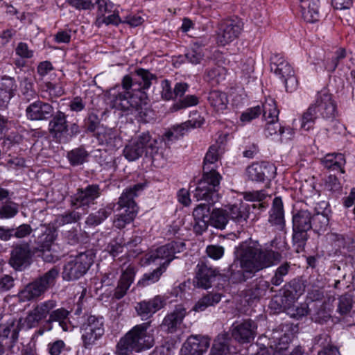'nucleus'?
<instances>
[{"instance_id": "29", "label": "nucleus", "mask_w": 355, "mask_h": 355, "mask_svg": "<svg viewBox=\"0 0 355 355\" xmlns=\"http://www.w3.org/2000/svg\"><path fill=\"white\" fill-rule=\"evenodd\" d=\"M185 315V309L182 306H178L173 312L168 313L164 318L162 326L165 327L168 332H174L182 323Z\"/></svg>"}, {"instance_id": "55", "label": "nucleus", "mask_w": 355, "mask_h": 355, "mask_svg": "<svg viewBox=\"0 0 355 355\" xmlns=\"http://www.w3.org/2000/svg\"><path fill=\"white\" fill-rule=\"evenodd\" d=\"M87 156V152L83 148H76L68 153V158L72 165H80L84 163Z\"/></svg>"}, {"instance_id": "6", "label": "nucleus", "mask_w": 355, "mask_h": 355, "mask_svg": "<svg viewBox=\"0 0 355 355\" xmlns=\"http://www.w3.org/2000/svg\"><path fill=\"white\" fill-rule=\"evenodd\" d=\"M94 257V252L89 250L80 252L78 255L67 261L63 266V279L67 281L79 279L85 274L93 263Z\"/></svg>"}, {"instance_id": "26", "label": "nucleus", "mask_w": 355, "mask_h": 355, "mask_svg": "<svg viewBox=\"0 0 355 355\" xmlns=\"http://www.w3.org/2000/svg\"><path fill=\"white\" fill-rule=\"evenodd\" d=\"M16 88L17 85L14 78L4 76L0 79V108L8 105Z\"/></svg>"}, {"instance_id": "4", "label": "nucleus", "mask_w": 355, "mask_h": 355, "mask_svg": "<svg viewBox=\"0 0 355 355\" xmlns=\"http://www.w3.org/2000/svg\"><path fill=\"white\" fill-rule=\"evenodd\" d=\"M59 272V269L53 267L39 278L28 284L19 293V300L26 302L40 297L55 284Z\"/></svg>"}, {"instance_id": "12", "label": "nucleus", "mask_w": 355, "mask_h": 355, "mask_svg": "<svg viewBox=\"0 0 355 355\" xmlns=\"http://www.w3.org/2000/svg\"><path fill=\"white\" fill-rule=\"evenodd\" d=\"M101 194V190L98 184H89L85 188H80L77 190V193L72 197L71 205L76 208L87 207L94 204L96 200Z\"/></svg>"}, {"instance_id": "7", "label": "nucleus", "mask_w": 355, "mask_h": 355, "mask_svg": "<svg viewBox=\"0 0 355 355\" xmlns=\"http://www.w3.org/2000/svg\"><path fill=\"white\" fill-rule=\"evenodd\" d=\"M313 216L307 209H300L293 214V239L295 243H305L311 230Z\"/></svg>"}, {"instance_id": "25", "label": "nucleus", "mask_w": 355, "mask_h": 355, "mask_svg": "<svg viewBox=\"0 0 355 355\" xmlns=\"http://www.w3.org/2000/svg\"><path fill=\"white\" fill-rule=\"evenodd\" d=\"M272 168L273 166L266 162L254 163L247 168L246 174L252 181L263 182Z\"/></svg>"}, {"instance_id": "49", "label": "nucleus", "mask_w": 355, "mask_h": 355, "mask_svg": "<svg viewBox=\"0 0 355 355\" xmlns=\"http://www.w3.org/2000/svg\"><path fill=\"white\" fill-rule=\"evenodd\" d=\"M165 268L160 266L154 270L152 272L145 274L138 282L137 286L144 287L158 282Z\"/></svg>"}, {"instance_id": "18", "label": "nucleus", "mask_w": 355, "mask_h": 355, "mask_svg": "<svg viewBox=\"0 0 355 355\" xmlns=\"http://www.w3.org/2000/svg\"><path fill=\"white\" fill-rule=\"evenodd\" d=\"M304 289L301 288L299 284H295L292 289V294L288 297L286 311L290 317L300 319L309 313L307 304H302L300 305H292L295 300L302 294Z\"/></svg>"}, {"instance_id": "30", "label": "nucleus", "mask_w": 355, "mask_h": 355, "mask_svg": "<svg viewBox=\"0 0 355 355\" xmlns=\"http://www.w3.org/2000/svg\"><path fill=\"white\" fill-rule=\"evenodd\" d=\"M216 275V271L207 266H198L193 284L196 286L207 289L211 286V281Z\"/></svg>"}, {"instance_id": "44", "label": "nucleus", "mask_w": 355, "mask_h": 355, "mask_svg": "<svg viewBox=\"0 0 355 355\" xmlns=\"http://www.w3.org/2000/svg\"><path fill=\"white\" fill-rule=\"evenodd\" d=\"M137 214V212L135 209H125L123 213L115 216L113 221L114 227L118 229L124 228L127 224L133 221Z\"/></svg>"}, {"instance_id": "47", "label": "nucleus", "mask_w": 355, "mask_h": 355, "mask_svg": "<svg viewBox=\"0 0 355 355\" xmlns=\"http://www.w3.org/2000/svg\"><path fill=\"white\" fill-rule=\"evenodd\" d=\"M292 294L291 289H286L283 296L275 297L270 303V307L277 312L286 311L288 297Z\"/></svg>"}, {"instance_id": "14", "label": "nucleus", "mask_w": 355, "mask_h": 355, "mask_svg": "<svg viewBox=\"0 0 355 355\" xmlns=\"http://www.w3.org/2000/svg\"><path fill=\"white\" fill-rule=\"evenodd\" d=\"M210 338L207 336L192 335L184 343L182 355H202L209 347Z\"/></svg>"}, {"instance_id": "27", "label": "nucleus", "mask_w": 355, "mask_h": 355, "mask_svg": "<svg viewBox=\"0 0 355 355\" xmlns=\"http://www.w3.org/2000/svg\"><path fill=\"white\" fill-rule=\"evenodd\" d=\"M270 69L282 80L294 73L290 64L278 54H275L270 58Z\"/></svg>"}, {"instance_id": "58", "label": "nucleus", "mask_w": 355, "mask_h": 355, "mask_svg": "<svg viewBox=\"0 0 355 355\" xmlns=\"http://www.w3.org/2000/svg\"><path fill=\"white\" fill-rule=\"evenodd\" d=\"M277 132L282 136L285 134L284 128L277 123V121H268L264 129L265 135L266 137L272 136L277 134Z\"/></svg>"}, {"instance_id": "60", "label": "nucleus", "mask_w": 355, "mask_h": 355, "mask_svg": "<svg viewBox=\"0 0 355 355\" xmlns=\"http://www.w3.org/2000/svg\"><path fill=\"white\" fill-rule=\"evenodd\" d=\"M100 121L98 116L94 114H91L88 116L85 120V132H94L96 130H98Z\"/></svg>"}, {"instance_id": "19", "label": "nucleus", "mask_w": 355, "mask_h": 355, "mask_svg": "<svg viewBox=\"0 0 355 355\" xmlns=\"http://www.w3.org/2000/svg\"><path fill=\"white\" fill-rule=\"evenodd\" d=\"M289 338L279 331H275L272 333L270 338V347L274 349V355H287L286 353L288 346ZM289 355H302L300 348H295Z\"/></svg>"}, {"instance_id": "43", "label": "nucleus", "mask_w": 355, "mask_h": 355, "mask_svg": "<svg viewBox=\"0 0 355 355\" xmlns=\"http://www.w3.org/2000/svg\"><path fill=\"white\" fill-rule=\"evenodd\" d=\"M52 246L58 247V245H40V248L37 250L38 256L41 257L44 261L54 262L62 256L54 248H52Z\"/></svg>"}, {"instance_id": "52", "label": "nucleus", "mask_w": 355, "mask_h": 355, "mask_svg": "<svg viewBox=\"0 0 355 355\" xmlns=\"http://www.w3.org/2000/svg\"><path fill=\"white\" fill-rule=\"evenodd\" d=\"M317 118L316 110L313 105L310 106L302 116L301 128L309 130L313 128L315 119Z\"/></svg>"}, {"instance_id": "40", "label": "nucleus", "mask_w": 355, "mask_h": 355, "mask_svg": "<svg viewBox=\"0 0 355 355\" xmlns=\"http://www.w3.org/2000/svg\"><path fill=\"white\" fill-rule=\"evenodd\" d=\"M228 216L227 210L223 209H214L211 213V220L209 223L218 228L224 229L228 223Z\"/></svg>"}, {"instance_id": "1", "label": "nucleus", "mask_w": 355, "mask_h": 355, "mask_svg": "<svg viewBox=\"0 0 355 355\" xmlns=\"http://www.w3.org/2000/svg\"><path fill=\"white\" fill-rule=\"evenodd\" d=\"M234 253L239 261V263L234 261L230 266V279L234 284L245 282L256 272L271 266L281 258L277 252L254 245H239Z\"/></svg>"}, {"instance_id": "53", "label": "nucleus", "mask_w": 355, "mask_h": 355, "mask_svg": "<svg viewBox=\"0 0 355 355\" xmlns=\"http://www.w3.org/2000/svg\"><path fill=\"white\" fill-rule=\"evenodd\" d=\"M139 78L138 82L141 85V89H148L151 85V81L155 79V76L150 73L148 70L139 69L135 71Z\"/></svg>"}, {"instance_id": "31", "label": "nucleus", "mask_w": 355, "mask_h": 355, "mask_svg": "<svg viewBox=\"0 0 355 355\" xmlns=\"http://www.w3.org/2000/svg\"><path fill=\"white\" fill-rule=\"evenodd\" d=\"M227 216L238 223H242L249 217V205L243 203L230 205L227 207Z\"/></svg>"}, {"instance_id": "21", "label": "nucleus", "mask_w": 355, "mask_h": 355, "mask_svg": "<svg viewBox=\"0 0 355 355\" xmlns=\"http://www.w3.org/2000/svg\"><path fill=\"white\" fill-rule=\"evenodd\" d=\"M96 137L101 145H105L107 150H115L122 145V141L116 130L101 127L96 133Z\"/></svg>"}, {"instance_id": "50", "label": "nucleus", "mask_w": 355, "mask_h": 355, "mask_svg": "<svg viewBox=\"0 0 355 355\" xmlns=\"http://www.w3.org/2000/svg\"><path fill=\"white\" fill-rule=\"evenodd\" d=\"M18 212V204L13 201H7L0 207V218L8 219L13 218Z\"/></svg>"}, {"instance_id": "45", "label": "nucleus", "mask_w": 355, "mask_h": 355, "mask_svg": "<svg viewBox=\"0 0 355 355\" xmlns=\"http://www.w3.org/2000/svg\"><path fill=\"white\" fill-rule=\"evenodd\" d=\"M82 214L76 210L68 211L63 214L58 215L55 220V224L58 226L74 223L81 218Z\"/></svg>"}, {"instance_id": "37", "label": "nucleus", "mask_w": 355, "mask_h": 355, "mask_svg": "<svg viewBox=\"0 0 355 355\" xmlns=\"http://www.w3.org/2000/svg\"><path fill=\"white\" fill-rule=\"evenodd\" d=\"M229 335L223 332L214 341L209 355H227L229 352Z\"/></svg>"}, {"instance_id": "36", "label": "nucleus", "mask_w": 355, "mask_h": 355, "mask_svg": "<svg viewBox=\"0 0 355 355\" xmlns=\"http://www.w3.org/2000/svg\"><path fill=\"white\" fill-rule=\"evenodd\" d=\"M19 322L17 320H12L7 324H2L0 326V336L3 338L2 340H8L16 343L19 336Z\"/></svg>"}, {"instance_id": "34", "label": "nucleus", "mask_w": 355, "mask_h": 355, "mask_svg": "<svg viewBox=\"0 0 355 355\" xmlns=\"http://www.w3.org/2000/svg\"><path fill=\"white\" fill-rule=\"evenodd\" d=\"M208 101L210 105L216 112H223L228 104L227 96L225 93L218 90H214L209 92Z\"/></svg>"}, {"instance_id": "39", "label": "nucleus", "mask_w": 355, "mask_h": 355, "mask_svg": "<svg viewBox=\"0 0 355 355\" xmlns=\"http://www.w3.org/2000/svg\"><path fill=\"white\" fill-rule=\"evenodd\" d=\"M268 286V283L265 281L256 282L245 291V297L248 298V301L259 300L265 295Z\"/></svg>"}, {"instance_id": "2", "label": "nucleus", "mask_w": 355, "mask_h": 355, "mask_svg": "<svg viewBox=\"0 0 355 355\" xmlns=\"http://www.w3.org/2000/svg\"><path fill=\"white\" fill-rule=\"evenodd\" d=\"M150 322L136 325L121 338L116 345V355H129L131 352H139L149 349L154 345V338L147 331Z\"/></svg>"}, {"instance_id": "59", "label": "nucleus", "mask_w": 355, "mask_h": 355, "mask_svg": "<svg viewBox=\"0 0 355 355\" xmlns=\"http://www.w3.org/2000/svg\"><path fill=\"white\" fill-rule=\"evenodd\" d=\"M261 114V108L260 106L257 105L246 110L241 114L240 119L242 122L248 123L257 118Z\"/></svg>"}, {"instance_id": "46", "label": "nucleus", "mask_w": 355, "mask_h": 355, "mask_svg": "<svg viewBox=\"0 0 355 355\" xmlns=\"http://www.w3.org/2000/svg\"><path fill=\"white\" fill-rule=\"evenodd\" d=\"M218 147L217 146H211L209 147L204 159L203 173L211 171H215L211 165L217 162L219 159L218 152Z\"/></svg>"}, {"instance_id": "3", "label": "nucleus", "mask_w": 355, "mask_h": 355, "mask_svg": "<svg viewBox=\"0 0 355 355\" xmlns=\"http://www.w3.org/2000/svg\"><path fill=\"white\" fill-rule=\"evenodd\" d=\"M157 144V140L152 138L148 132H143L125 146L123 155L128 160L135 161L145 153L146 156L151 157L153 164L157 166L162 159Z\"/></svg>"}, {"instance_id": "10", "label": "nucleus", "mask_w": 355, "mask_h": 355, "mask_svg": "<svg viewBox=\"0 0 355 355\" xmlns=\"http://www.w3.org/2000/svg\"><path fill=\"white\" fill-rule=\"evenodd\" d=\"M243 23L239 19H227L220 25L217 34V43L225 46L236 40L241 33Z\"/></svg>"}, {"instance_id": "57", "label": "nucleus", "mask_w": 355, "mask_h": 355, "mask_svg": "<svg viewBox=\"0 0 355 355\" xmlns=\"http://www.w3.org/2000/svg\"><path fill=\"white\" fill-rule=\"evenodd\" d=\"M352 297L350 295H342L339 298L338 305V312L341 315H345L350 312L352 309Z\"/></svg>"}, {"instance_id": "28", "label": "nucleus", "mask_w": 355, "mask_h": 355, "mask_svg": "<svg viewBox=\"0 0 355 355\" xmlns=\"http://www.w3.org/2000/svg\"><path fill=\"white\" fill-rule=\"evenodd\" d=\"M134 277V269L130 267L127 268L121 276L118 285L114 293L113 297L116 300H120L123 297L133 282Z\"/></svg>"}, {"instance_id": "9", "label": "nucleus", "mask_w": 355, "mask_h": 355, "mask_svg": "<svg viewBox=\"0 0 355 355\" xmlns=\"http://www.w3.org/2000/svg\"><path fill=\"white\" fill-rule=\"evenodd\" d=\"M82 329L84 346L89 347L94 345L104 333L103 318L95 315L89 316L83 324Z\"/></svg>"}, {"instance_id": "41", "label": "nucleus", "mask_w": 355, "mask_h": 355, "mask_svg": "<svg viewBox=\"0 0 355 355\" xmlns=\"http://www.w3.org/2000/svg\"><path fill=\"white\" fill-rule=\"evenodd\" d=\"M261 108V113L266 120L272 121L278 120L279 110L274 99L271 98L266 99Z\"/></svg>"}, {"instance_id": "33", "label": "nucleus", "mask_w": 355, "mask_h": 355, "mask_svg": "<svg viewBox=\"0 0 355 355\" xmlns=\"http://www.w3.org/2000/svg\"><path fill=\"white\" fill-rule=\"evenodd\" d=\"M114 207V204H109L106 207L99 209L96 212L90 214L86 219V224L90 226L100 225L112 214Z\"/></svg>"}, {"instance_id": "5", "label": "nucleus", "mask_w": 355, "mask_h": 355, "mask_svg": "<svg viewBox=\"0 0 355 355\" xmlns=\"http://www.w3.org/2000/svg\"><path fill=\"white\" fill-rule=\"evenodd\" d=\"M220 175L216 171H211L203 173L202 179L196 188L193 197L197 200H205L207 202L214 203L219 198L218 189L220 187Z\"/></svg>"}, {"instance_id": "11", "label": "nucleus", "mask_w": 355, "mask_h": 355, "mask_svg": "<svg viewBox=\"0 0 355 355\" xmlns=\"http://www.w3.org/2000/svg\"><path fill=\"white\" fill-rule=\"evenodd\" d=\"M51 119L49 123V131L52 137L56 139L60 143L69 142V137L67 132L68 131V123L67 120V114L60 111H57L51 117Z\"/></svg>"}, {"instance_id": "16", "label": "nucleus", "mask_w": 355, "mask_h": 355, "mask_svg": "<svg viewBox=\"0 0 355 355\" xmlns=\"http://www.w3.org/2000/svg\"><path fill=\"white\" fill-rule=\"evenodd\" d=\"M54 112L53 107L46 102L37 100L26 109V116L31 121H42L50 119Z\"/></svg>"}, {"instance_id": "38", "label": "nucleus", "mask_w": 355, "mask_h": 355, "mask_svg": "<svg viewBox=\"0 0 355 355\" xmlns=\"http://www.w3.org/2000/svg\"><path fill=\"white\" fill-rule=\"evenodd\" d=\"M174 245H160L157 248L156 252L150 256V259L155 261L156 259H164L165 260L163 263L161 264V267L165 268V265H168L175 257Z\"/></svg>"}, {"instance_id": "54", "label": "nucleus", "mask_w": 355, "mask_h": 355, "mask_svg": "<svg viewBox=\"0 0 355 355\" xmlns=\"http://www.w3.org/2000/svg\"><path fill=\"white\" fill-rule=\"evenodd\" d=\"M224 75L225 69L219 66L210 68L206 71V78L207 81L211 82L213 84L218 83L224 78Z\"/></svg>"}, {"instance_id": "32", "label": "nucleus", "mask_w": 355, "mask_h": 355, "mask_svg": "<svg viewBox=\"0 0 355 355\" xmlns=\"http://www.w3.org/2000/svg\"><path fill=\"white\" fill-rule=\"evenodd\" d=\"M322 162L324 166L328 169L339 170L342 173H345L343 166L346 161L344 155L341 153L327 154L322 159Z\"/></svg>"}, {"instance_id": "20", "label": "nucleus", "mask_w": 355, "mask_h": 355, "mask_svg": "<svg viewBox=\"0 0 355 355\" xmlns=\"http://www.w3.org/2000/svg\"><path fill=\"white\" fill-rule=\"evenodd\" d=\"M144 101L141 96L137 94H130V92L119 93L114 98L115 106L122 110L135 109L139 111L141 109Z\"/></svg>"}, {"instance_id": "64", "label": "nucleus", "mask_w": 355, "mask_h": 355, "mask_svg": "<svg viewBox=\"0 0 355 355\" xmlns=\"http://www.w3.org/2000/svg\"><path fill=\"white\" fill-rule=\"evenodd\" d=\"M267 196L263 190L247 191L243 193V198L247 201L261 202Z\"/></svg>"}, {"instance_id": "42", "label": "nucleus", "mask_w": 355, "mask_h": 355, "mask_svg": "<svg viewBox=\"0 0 355 355\" xmlns=\"http://www.w3.org/2000/svg\"><path fill=\"white\" fill-rule=\"evenodd\" d=\"M203 123V120H189L184 123H182L180 125H178L173 127L174 132H168L166 133V137L168 139H171L174 136V134L180 135L182 136L184 134V131H187L188 129L191 128H199ZM178 137V135H175V138Z\"/></svg>"}, {"instance_id": "22", "label": "nucleus", "mask_w": 355, "mask_h": 355, "mask_svg": "<svg viewBox=\"0 0 355 355\" xmlns=\"http://www.w3.org/2000/svg\"><path fill=\"white\" fill-rule=\"evenodd\" d=\"M31 252L28 245H18L12 252L10 264L16 270H22L30 264Z\"/></svg>"}, {"instance_id": "51", "label": "nucleus", "mask_w": 355, "mask_h": 355, "mask_svg": "<svg viewBox=\"0 0 355 355\" xmlns=\"http://www.w3.org/2000/svg\"><path fill=\"white\" fill-rule=\"evenodd\" d=\"M20 87L23 98L27 102H29L37 97V93L33 89V84L31 80L24 78L21 82Z\"/></svg>"}, {"instance_id": "56", "label": "nucleus", "mask_w": 355, "mask_h": 355, "mask_svg": "<svg viewBox=\"0 0 355 355\" xmlns=\"http://www.w3.org/2000/svg\"><path fill=\"white\" fill-rule=\"evenodd\" d=\"M185 56L189 62L194 64H198L204 57L203 50L200 46L194 45V46L186 53Z\"/></svg>"}, {"instance_id": "35", "label": "nucleus", "mask_w": 355, "mask_h": 355, "mask_svg": "<svg viewBox=\"0 0 355 355\" xmlns=\"http://www.w3.org/2000/svg\"><path fill=\"white\" fill-rule=\"evenodd\" d=\"M70 312L64 308L58 309L49 315V322H58L64 331H70L72 325L69 320Z\"/></svg>"}, {"instance_id": "63", "label": "nucleus", "mask_w": 355, "mask_h": 355, "mask_svg": "<svg viewBox=\"0 0 355 355\" xmlns=\"http://www.w3.org/2000/svg\"><path fill=\"white\" fill-rule=\"evenodd\" d=\"M97 10L98 15L100 16H105L107 12H110L113 8V4L110 0H94Z\"/></svg>"}, {"instance_id": "15", "label": "nucleus", "mask_w": 355, "mask_h": 355, "mask_svg": "<svg viewBox=\"0 0 355 355\" xmlns=\"http://www.w3.org/2000/svg\"><path fill=\"white\" fill-rule=\"evenodd\" d=\"M316 113L319 112L322 118L334 119L336 114V105L331 95L326 90L318 92L315 105Z\"/></svg>"}, {"instance_id": "8", "label": "nucleus", "mask_w": 355, "mask_h": 355, "mask_svg": "<svg viewBox=\"0 0 355 355\" xmlns=\"http://www.w3.org/2000/svg\"><path fill=\"white\" fill-rule=\"evenodd\" d=\"M268 222L272 226L280 231L279 236L270 242V244L286 243L285 241V219L283 202L280 197L274 198L271 209L269 213Z\"/></svg>"}, {"instance_id": "13", "label": "nucleus", "mask_w": 355, "mask_h": 355, "mask_svg": "<svg viewBox=\"0 0 355 355\" xmlns=\"http://www.w3.org/2000/svg\"><path fill=\"white\" fill-rule=\"evenodd\" d=\"M56 306V302L49 300L42 302L35 305L31 309L26 319L25 322L28 327L32 328L36 327L39 322L45 319L49 314L50 311Z\"/></svg>"}, {"instance_id": "23", "label": "nucleus", "mask_w": 355, "mask_h": 355, "mask_svg": "<svg viewBox=\"0 0 355 355\" xmlns=\"http://www.w3.org/2000/svg\"><path fill=\"white\" fill-rule=\"evenodd\" d=\"M142 184H136L132 187L125 189L119 198L118 204L121 208L125 207L126 209H135L137 212V206L134 200V198L143 190Z\"/></svg>"}, {"instance_id": "62", "label": "nucleus", "mask_w": 355, "mask_h": 355, "mask_svg": "<svg viewBox=\"0 0 355 355\" xmlns=\"http://www.w3.org/2000/svg\"><path fill=\"white\" fill-rule=\"evenodd\" d=\"M309 15L311 19H308V15H305V11L304 9H301V12L303 19L304 21L309 22V23H313L319 19L320 13H319V5L313 6V4L310 3V7L309 9Z\"/></svg>"}, {"instance_id": "48", "label": "nucleus", "mask_w": 355, "mask_h": 355, "mask_svg": "<svg viewBox=\"0 0 355 355\" xmlns=\"http://www.w3.org/2000/svg\"><path fill=\"white\" fill-rule=\"evenodd\" d=\"M199 103V98L196 95H187L177 101L171 108L173 112L182 109L197 105Z\"/></svg>"}, {"instance_id": "24", "label": "nucleus", "mask_w": 355, "mask_h": 355, "mask_svg": "<svg viewBox=\"0 0 355 355\" xmlns=\"http://www.w3.org/2000/svg\"><path fill=\"white\" fill-rule=\"evenodd\" d=\"M256 326L252 320H246L236 326L232 331L233 337L241 343H249L254 337Z\"/></svg>"}, {"instance_id": "61", "label": "nucleus", "mask_w": 355, "mask_h": 355, "mask_svg": "<svg viewBox=\"0 0 355 355\" xmlns=\"http://www.w3.org/2000/svg\"><path fill=\"white\" fill-rule=\"evenodd\" d=\"M94 0H67V3L78 10H91L94 8Z\"/></svg>"}, {"instance_id": "17", "label": "nucleus", "mask_w": 355, "mask_h": 355, "mask_svg": "<svg viewBox=\"0 0 355 355\" xmlns=\"http://www.w3.org/2000/svg\"><path fill=\"white\" fill-rule=\"evenodd\" d=\"M214 203L207 202L198 205L193 211L194 218V231L201 234L205 231L211 220L210 208Z\"/></svg>"}]
</instances>
